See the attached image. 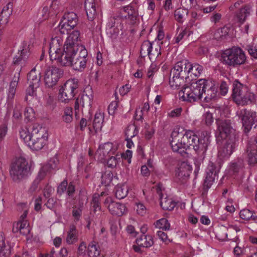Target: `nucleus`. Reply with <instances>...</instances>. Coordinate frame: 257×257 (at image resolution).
Segmentation results:
<instances>
[{"instance_id":"11","label":"nucleus","mask_w":257,"mask_h":257,"mask_svg":"<svg viewBox=\"0 0 257 257\" xmlns=\"http://www.w3.org/2000/svg\"><path fill=\"white\" fill-rule=\"evenodd\" d=\"M63 71L55 67H49L45 71L44 80L45 85L49 88L55 86L59 79L62 76Z\"/></svg>"},{"instance_id":"29","label":"nucleus","mask_w":257,"mask_h":257,"mask_svg":"<svg viewBox=\"0 0 257 257\" xmlns=\"http://www.w3.org/2000/svg\"><path fill=\"white\" fill-rule=\"evenodd\" d=\"M107 208L111 214L118 216H122L126 210L124 204L115 202L111 203Z\"/></svg>"},{"instance_id":"10","label":"nucleus","mask_w":257,"mask_h":257,"mask_svg":"<svg viewBox=\"0 0 257 257\" xmlns=\"http://www.w3.org/2000/svg\"><path fill=\"white\" fill-rule=\"evenodd\" d=\"M218 85L215 84L214 81H210L204 79L202 92L203 93V101L209 103L215 100L218 95Z\"/></svg>"},{"instance_id":"62","label":"nucleus","mask_w":257,"mask_h":257,"mask_svg":"<svg viewBox=\"0 0 257 257\" xmlns=\"http://www.w3.org/2000/svg\"><path fill=\"white\" fill-rule=\"evenodd\" d=\"M220 93L222 95H225L228 90V85L227 82L221 81L219 85Z\"/></svg>"},{"instance_id":"53","label":"nucleus","mask_w":257,"mask_h":257,"mask_svg":"<svg viewBox=\"0 0 257 257\" xmlns=\"http://www.w3.org/2000/svg\"><path fill=\"white\" fill-rule=\"evenodd\" d=\"M73 109L71 107H66L64 109V115L62 116L63 120L66 123H69L73 119Z\"/></svg>"},{"instance_id":"5","label":"nucleus","mask_w":257,"mask_h":257,"mask_svg":"<svg viewBox=\"0 0 257 257\" xmlns=\"http://www.w3.org/2000/svg\"><path fill=\"white\" fill-rule=\"evenodd\" d=\"M220 168L218 163L216 164L211 161L208 163L206 170V177L203 184L201 195L203 197L207 195L208 190L210 188L216 178Z\"/></svg>"},{"instance_id":"9","label":"nucleus","mask_w":257,"mask_h":257,"mask_svg":"<svg viewBox=\"0 0 257 257\" xmlns=\"http://www.w3.org/2000/svg\"><path fill=\"white\" fill-rule=\"evenodd\" d=\"M179 128H175L171 133L170 144L174 152L184 156L186 154L185 142L183 141V133L179 132Z\"/></svg>"},{"instance_id":"25","label":"nucleus","mask_w":257,"mask_h":257,"mask_svg":"<svg viewBox=\"0 0 257 257\" xmlns=\"http://www.w3.org/2000/svg\"><path fill=\"white\" fill-rule=\"evenodd\" d=\"M244 90H245L244 93H243L234 101L237 104L241 105H245L254 102L255 101L254 94L247 91L246 88Z\"/></svg>"},{"instance_id":"3","label":"nucleus","mask_w":257,"mask_h":257,"mask_svg":"<svg viewBox=\"0 0 257 257\" xmlns=\"http://www.w3.org/2000/svg\"><path fill=\"white\" fill-rule=\"evenodd\" d=\"M29 172L28 163L22 157L19 158L12 164L10 170L11 177L15 182H19L26 178Z\"/></svg>"},{"instance_id":"64","label":"nucleus","mask_w":257,"mask_h":257,"mask_svg":"<svg viewBox=\"0 0 257 257\" xmlns=\"http://www.w3.org/2000/svg\"><path fill=\"white\" fill-rule=\"evenodd\" d=\"M247 51L249 55L253 58L257 59V46H247Z\"/></svg>"},{"instance_id":"4","label":"nucleus","mask_w":257,"mask_h":257,"mask_svg":"<svg viewBox=\"0 0 257 257\" xmlns=\"http://www.w3.org/2000/svg\"><path fill=\"white\" fill-rule=\"evenodd\" d=\"M78 81L77 79L68 80L59 89L60 100L62 102L68 103L78 93Z\"/></svg>"},{"instance_id":"26","label":"nucleus","mask_w":257,"mask_h":257,"mask_svg":"<svg viewBox=\"0 0 257 257\" xmlns=\"http://www.w3.org/2000/svg\"><path fill=\"white\" fill-rule=\"evenodd\" d=\"M37 65L27 75L29 84L32 86L34 85L35 87H39L41 82V72L39 71H37Z\"/></svg>"},{"instance_id":"15","label":"nucleus","mask_w":257,"mask_h":257,"mask_svg":"<svg viewBox=\"0 0 257 257\" xmlns=\"http://www.w3.org/2000/svg\"><path fill=\"white\" fill-rule=\"evenodd\" d=\"M143 51H147L149 59L152 61L161 55V46L159 45L157 48L153 50L152 43L149 41H145L143 43L140 49V56L142 58H144L146 56H142Z\"/></svg>"},{"instance_id":"18","label":"nucleus","mask_w":257,"mask_h":257,"mask_svg":"<svg viewBox=\"0 0 257 257\" xmlns=\"http://www.w3.org/2000/svg\"><path fill=\"white\" fill-rule=\"evenodd\" d=\"M246 151L248 153V164L254 166L257 164V136L253 141L249 142Z\"/></svg>"},{"instance_id":"21","label":"nucleus","mask_w":257,"mask_h":257,"mask_svg":"<svg viewBox=\"0 0 257 257\" xmlns=\"http://www.w3.org/2000/svg\"><path fill=\"white\" fill-rule=\"evenodd\" d=\"M112 149L113 144L112 143L109 142L104 143L99 146L96 152V155H98L99 160H104L107 156L110 157L111 154L114 153Z\"/></svg>"},{"instance_id":"24","label":"nucleus","mask_w":257,"mask_h":257,"mask_svg":"<svg viewBox=\"0 0 257 257\" xmlns=\"http://www.w3.org/2000/svg\"><path fill=\"white\" fill-rule=\"evenodd\" d=\"M192 167L186 162H182L177 170H176V176L179 179L188 178L192 172Z\"/></svg>"},{"instance_id":"1","label":"nucleus","mask_w":257,"mask_h":257,"mask_svg":"<svg viewBox=\"0 0 257 257\" xmlns=\"http://www.w3.org/2000/svg\"><path fill=\"white\" fill-rule=\"evenodd\" d=\"M80 32L73 31L66 39L64 56L57 62L60 65L71 67L75 71L82 72L86 66L87 51L80 43Z\"/></svg>"},{"instance_id":"17","label":"nucleus","mask_w":257,"mask_h":257,"mask_svg":"<svg viewBox=\"0 0 257 257\" xmlns=\"http://www.w3.org/2000/svg\"><path fill=\"white\" fill-rule=\"evenodd\" d=\"M240 230L239 227L236 225H231L228 227L221 225L217 229L216 236L219 240L224 241L228 238V233L235 234Z\"/></svg>"},{"instance_id":"14","label":"nucleus","mask_w":257,"mask_h":257,"mask_svg":"<svg viewBox=\"0 0 257 257\" xmlns=\"http://www.w3.org/2000/svg\"><path fill=\"white\" fill-rule=\"evenodd\" d=\"M183 141L185 142L186 151L192 147L194 150L198 155L199 147L197 144L199 141L198 137L195 133L189 130H185V133H183Z\"/></svg>"},{"instance_id":"27","label":"nucleus","mask_w":257,"mask_h":257,"mask_svg":"<svg viewBox=\"0 0 257 257\" xmlns=\"http://www.w3.org/2000/svg\"><path fill=\"white\" fill-rule=\"evenodd\" d=\"M18 55L14 58L13 63L14 65L24 64L30 55L29 47L26 45L24 46Z\"/></svg>"},{"instance_id":"16","label":"nucleus","mask_w":257,"mask_h":257,"mask_svg":"<svg viewBox=\"0 0 257 257\" xmlns=\"http://www.w3.org/2000/svg\"><path fill=\"white\" fill-rule=\"evenodd\" d=\"M210 133L207 131L201 132L199 138L198 137L199 141L197 145L199 147L198 155L203 157L210 143Z\"/></svg>"},{"instance_id":"19","label":"nucleus","mask_w":257,"mask_h":257,"mask_svg":"<svg viewBox=\"0 0 257 257\" xmlns=\"http://www.w3.org/2000/svg\"><path fill=\"white\" fill-rule=\"evenodd\" d=\"M157 193L160 199V206L163 210L171 211L175 207L176 203L172 198L168 197L163 198L161 187L158 186L156 188Z\"/></svg>"},{"instance_id":"47","label":"nucleus","mask_w":257,"mask_h":257,"mask_svg":"<svg viewBox=\"0 0 257 257\" xmlns=\"http://www.w3.org/2000/svg\"><path fill=\"white\" fill-rule=\"evenodd\" d=\"M77 241L76 228L74 226L71 227L70 231L66 238V241L68 244H73Z\"/></svg>"},{"instance_id":"37","label":"nucleus","mask_w":257,"mask_h":257,"mask_svg":"<svg viewBox=\"0 0 257 257\" xmlns=\"http://www.w3.org/2000/svg\"><path fill=\"white\" fill-rule=\"evenodd\" d=\"M250 12V7L249 6H245L239 9L236 13V16L238 22L243 23L246 17L249 15Z\"/></svg>"},{"instance_id":"56","label":"nucleus","mask_w":257,"mask_h":257,"mask_svg":"<svg viewBox=\"0 0 257 257\" xmlns=\"http://www.w3.org/2000/svg\"><path fill=\"white\" fill-rule=\"evenodd\" d=\"M5 10H2V12L0 14V28L3 25H6L9 21V18L10 17V13H6Z\"/></svg>"},{"instance_id":"13","label":"nucleus","mask_w":257,"mask_h":257,"mask_svg":"<svg viewBox=\"0 0 257 257\" xmlns=\"http://www.w3.org/2000/svg\"><path fill=\"white\" fill-rule=\"evenodd\" d=\"M191 66V63L186 60H184L181 61H179L176 63L170 72V76L172 74H174L177 77L181 76V77H185L187 80L189 78V67Z\"/></svg>"},{"instance_id":"22","label":"nucleus","mask_w":257,"mask_h":257,"mask_svg":"<svg viewBox=\"0 0 257 257\" xmlns=\"http://www.w3.org/2000/svg\"><path fill=\"white\" fill-rule=\"evenodd\" d=\"M31 131V139L32 140H38V139H46L47 141L48 134L46 129L42 127L38 124H33L30 127Z\"/></svg>"},{"instance_id":"58","label":"nucleus","mask_w":257,"mask_h":257,"mask_svg":"<svg viewBox=\"0 0 257 257\" xmlns=\"http://www.w3.org/2000/svg\"><path fill=\"white\" fill-rule=\"evenodd\" d=\"M79 207L76 209V207L73 208V210H72V215L75 218V219L77 220H79L80 217L82 214V210L81 209V207H83V202L79 203Z\"/></svg>"},{"instance_id":"50","label":"nucleus","mask_w":257,"mask_h":257,"mask_svg":"<svg viewBox=\"0 0 257 257\" xmlns=\"http://www.w3.org/2000/svg\"><path fill=\"white\" fill-rule=\"evenodd\" d=\"M255 213L247 209H243L240 211L239 216L243 220H252Z\"/></svg>"},{"instance_id":"40","label":"nucleus","mask_w":257,"mask_h":257,"mask_svg":"<svg viewBox=\"0 0 257 257\" xmlns=\"http://www.w3.org/2000/svg\"><path fill=\"white\" fill-rule=\"evenodd\" d=\"M188 14V10L187 9L179 8L174 12V17L176 20L179 23H182L186 19Z\"/></svg>"},{"instance_id":"54","label":"nucleus","mask_w":257,"mask_h":257,"mask_svg":"<svg viewBox=\"0 0 257 257\" xmlns=\"http://www.w3.org/2000/svg\"><path fill=\"white\" fill-rule=\"evenodd\" d=\"M156 226L163 230H168L170 229V225L168 220L165 218H163L157 221Z\"/></svg>"},{"instance_id":"51","label":"nucleus","mask_w":257,"mask_h":257,"mask_svg":"<svg viewBox=\"0 0 257 257\" xmlns=\"http://www.w3.org/2000/svg\"><path fill=\"white\" fill-rule=\"evenodd\" d=\"M122 24V20L121 18L119 17H111L109 18L106 25L107 30L108 31V29H111L118 26V25H121Z\"/></svg>"},{"instance_id":"2","label":"nucleus","mask_w":257,"mask_h":257,"mask_svg":"<svg viewBox=\"0 0 257 257\" xmlns=\"http://www.w3.org/2000/svg\"><path fill=\"white\" fill-rule=\"evenodd\" d=\"M245 60L246 57L244 52L237 47H233L225 50L221 56V61L223 64L233 67L244 64Z\"/></svg>"},{"instance_id":"48","label":"nucleus","mask_w":257,"mask_h":257,"mask_svg":"<svg viewBox=\"0 0 257 257\" xmlns=\"http://www.w3.org/2000/svg\"><path fill=\"white\" fill-rule=\"evenodd\" d=\"M123 31V24L118 25L115 27L111 29H108L107 34L109 35V37L112 40H115L117 38L120 31Z\"/></svg>"},{"instance_id":"60","label":"nucleus","mask_w":257,"mask_h":257,"mask_svg":"<svg viewBox=\"0 0 257 257\" xmlns=\"http://www.w3.org/2000/svg\"><path fill=\"white\" fill-rule=\"evenodd\" d=\"M68 185V182L67 180L63 181L58 186L57 188V193L59 195H62L64 193L67 189V187Z\"/></svg>"},{"instance_id":"39","label":"nucleus","mask_w":257,"mask_h":257,"mask_svg":"<svg viewBox=\"0 0 257 257\" xmlns=\"http://www.w3.org/2000/svg\"><path fill=\"white\" fill-rule=\"evenodd\" d=\"M103 120V114L100 112H97L95 114L93 123V127L96 133L101 130Z\"/></svg>"},{"instance_id":"28","label":"nucleus","mask_w":257,"mask_h":257,"mask_svg":"<svg viewBox=\"0 0 257 257\" xmlns=\"http://www.w3.org/2000/svg\"><path fill=\"white\" fill-rule=\"evenodd\" d=\"M85 9L88 19L92 21L96 16V10L94 0H85Z\"/></svg>"},{"instance_id":"55","label":"nucleus","mask_w":257,"mask_h":257,"mask_svg":"<svg viewBox=\"0 0 257 257\" xmlns=\"http://www.w3.org/2000/svg\"><path fill=\"white\" fill-rule=\"evenodd\" d=\"M25 119L28 121H32L35 118V112L32 107H27L24 111Z\"/></svg>"},{"instance_id":"34","label":"nucleus","mask_w":257,"mask_h":257,"mask_svg":"<svg viewBox=\"0 0 257 257\" xmlns=\"http://www.w3.org/2000/svg\"><path fill=\"white\" fill-rule=\"evenodd\" d=\"M100 253L98 243L95 241H91L87 247V254L89 257H98Z\"/></svg>"},{"instance_id":"49","label":"nucleus","mask_w":257,"mask_h":257,"mask_svg":"<svg viewBox=\"0 0 257 257\" xmlns=\"http://www.w3.org/2000/svg\"><path fill=\"white\" fill-rule=\"evenodd\" d=\"M30 129L29 130L27 127L21 128L20 131V136L22 139H23L25 143L29 144V142L31 140V132H30Z\"/></svg>"},{"instance_id":"33","label":"nucleus","mask_w":257,"mask_h":257,"mask_svg":"<svg viewBox=\"0 0 257 257\" xmlns=\"http://www.w3.org/2000/svg\"><path fill=\"white\" fill-rule=\"evenodd\" d=\"M244 166L243 159L238 158L230 163L229 171L233 174H237L243 169Z\"/></svg>"},{"instance_id":"23","label":"nucleus","mask_w":257,"mask_h":257,"mask_svg":"<svg viewBox=\"0 0 257 257\" xmlns=\"http://www.w3.org/2000/svg\"><path fill=\"white\" fill-rule=\"evenodd\" d=\"M93 99V94L91 88H86L80 98V103L82 108L90 109Z\"/></svg>"},{"instance_id":"32","label":"nucleus","mask_w":257,"mask_h":257,"mask_svg":"<svg viewBox=\"0 0 257 257\" xmlns=\"http://www.w3.org/2000/svg\"><path fill=\"white\" fill-rule=\"evenodd\" d=\"M136 241L138 245L146 248L151 247L154 244L153 237L149 235H142L136 239Z\"/></svg>"},{"instance_id":"35","label":"nucleus","mask_w":257,"mask_h":257,"mask_svg":"<svg viewBox=\"0 0 257 257\" xmlns=\"http://www.w3.org/2000/svg\"><path fill=\"white\" fill-rule=\"evenodd\" d=\"M243 93V85L238 80H235L232 84V96L233 100L235 101Z\"/></svg>"},{"instance_id":"20","label":"nucleus","mask_w":257,"mask_h":257,"mask_svg":"<svg viewBox=\"0 0 257 257\" xmlns=\"http://www.w3.org/2000/svg\"><path fill=\"white\" fill-rule=\"evenodd\" d=\"M204 79H200L195 82L192 83L188 86L189 91H192L194 92V96L191 97L193 100H202L203 97V93L202 92Z\"/></svg>"},{"instance_id":"52","label":"nucleus","mask_w":257,"mask_h":257,"mask_svg":"<svg viewBox=\"0 0 257 257\" xmlns=\"http://www.w3.org/2000/svg\"><path fill=\"white\" fill-rule=\"evenodd\" d=\"M19 224L20 233L23 235H27L30 232V229L28 227V224L26 220H23L17 222Z\"/></svg>"},{"instance_id":"59","label":"nucleus","mask_w":257,"mask_h":257,"mask_svg":"<svg viewBox=\"0 0 257 257\" xmlns=\"http://www.w3.org/2000/svg\"><path fill=\"white\" fill-rule=\"evenodd\" d=\"M203 120L207 125H210L213 121L212 114L209 112H206L203 115Z\"/></svg>"},{"instance_id":"41","label":"nucleus","mask_w":257,"mask_h":257,"mask_svg":"<svg viewBox=\"0 0 257 257\" xmlns=\"http://www.w3.org/2000/svg\"><path fill=\"white\" fill-rule=\"evenodd\" d=\"M45 172H39L37 177L35 178V179L34 180L32 184H31L29 189V191L30 193H33L36 192L39 188V185L40 182L45 178Z\"/></svg>"},{"instance_id":"45","label":"nucleus","mask_w":257,"mask_h":257,"mask_svg":"<svg viewBox=\"0 0 257 257\" xmlns=\"http://www.w3.org/2000/svg\"><path fill=\"white\" fill-rule=\"evenodd\" d=\"M189 70H190L189 74L190 76H192V75H193L195 77H198L201 74L203 70V67L198 63H195L192 64L191 63V66Z\"/></svg>"},{"instance_id":"46","label":"nucleus","mask_w":257,"mask_h":257,"mask_svg":"<svg viewBox=\"0 0 257 257\" xmlns=\"http://www.w3.org/2000/svg\"><path fill=\"white\" fill-rule=\"evenodd\" d=\"M113 177V174L111 171L106 170L101 176V183L105 186L110 185Z\"/></svg>"},{"instance_id":"6","label":"nucleus","mask_w":257,"mask_h":257,"mask_svg":"<svg viewBox=\"0 0 257 257\" xmlns=\"http://www.w3.org/2000/svg\"><path fill=\"white\" fill-rule=\"evenodd\" d=\"M66 41L63 44V38L58 35L52 38L50 44L49 55L50 60H56L58 62L64 56V46Z\"/></svg>"},{"instance_id":"30","label":"nucleus","mask_w":257,"mask_h":257,"mask_svg":"<svg viewBox=\"0 0 257 257\" xmlns=\"http://www.w3.org/2000/svg\"><path fill=\"white\" fill-rule=\"evenodd\" d=\"M189 89L188 86L186 84L183 86V88L179 92V96L182 98V100L191 103L198 101V100H193V98L191 99V97H195V96L193 91H189Z\"/></svg>"},{"instance_id":"36","label":"nucleus","mask_w":257,"mask_h":257,"mask_svg":"<svg viewBox=\"0 0 257 257\" xmlns=\"http://www.w3.org/2000/svg\"><path fill=\"white\" fill-rule=\"evenodd\" d=\"M128 191L127 186L125 184L117 185L115 188V197L118 199L124 198Z\"/></svg>"},{"instance_id":"31","label":"nucleus","mask_w":257,"mask_h":257,"mask_svg":"<svg viewBox=\"0 0 257 257\" xmlns=\"http://www.w3.org/2000/svg\"><path fill=\"white\" fill-rule=\"evenodd\" d=\"M61 20L74 28L78 24V18L76 13L71 12L65 13Z\"/></svg>"},{"instance_id":"44","label":"nucleus","mask_w":257,"mask_h":257,"mask_svg":"<svg viewBox=\"0 0 257 257\" xmlns=\"http://www.w3.org/2000/svg\"><path fill=\"white\" fill-rule=\"evenodd\" d=\"M173 76L172 79H170L169 83L172 87L174 88H179L181 86L182 87L184 85L183 83L184 82L185 77H181V76L177 77L174 74H172Z\"/></svg>"},{"instance_id":"38","label":"nucleus","mask_w":257,"mask_h":257,"mask_svg":"<svg viewBox=\"0 0 257 257\" xmlns=\"http://www.w3.org/2000/svg\"><path fill=\"white\" fill-rule=\"evenodd\" d=\"M46 139L31 140L28 146L32 150L39 151L47 144Z\"/></svg>"},{"instance_id":"42","label":"nucleus","mask_w":257,"mask_h":257,"mask_svg":"<svg viewBox=\"0 0 257 257\" xmlns=\"http://www.w3.org/2000/svg\"><path fill=\"white\" fill-rule=\"evenodd\" d=\"M123 156V154H121V155L116 154L115 156L109 157L107 161V167L110 168L116 167L117 165L122 161V157Z\"/></svg>"},{"instance_id":"12","label":"nucleus","mask_w":257,"mask_h":257,"mask_svg":"<svg viewBox=\"0 0 257 257\" xmlns=\"http://www.w3.org/2000/svg\"><path fill=\"white\" fill-rule=\"evenodd\" d=\"M218 151V155L221 159L228 158L233 152L236 146V142L238 138H234L232 136V138L226 139Z\"/></svg>"},{"instance_id":"57","label":"nucleus","mask_w":257,"mask_h":257,"mask_svg":"<svg viewBox=\"0 0 257 257\" xmlns=\"http://www.w3.org/2000/svg\"><path fill=\"white\" fill-rule=\"evenodd\" d=\"M39 87H35L34 85H31L29 84V87L26 89V96L25 97V100L28 101V96H30L31 97H33L34 95H36V90Z\"/></svg>"},{"instance_id":"61","label":"nucleus","mask_w":257,"mask_h":257,"mask_svg":"<svg viewBox=\"0 0 257 257\" xmlns=\"http://www.w3.org/2000/svg\"><path fill=\"white\" fill-rule=\"evenodd\" d=\"M75 192V186L73 182H70L68 184L66 193L69 197H73Z\"/></svg>"},{"instance_id":"43","label":"nucleus","mask_w":257,"mask_h":257,"mask_svg":"<svg viewBox=\"0 0 257 257\" xmlns=\"http://www.w3.org/2000/svg\"><path fill=\"white\" fill-rule=\"evenodd\" d=\"M73 29V28L69 26V25H68V24H67L66 22H64L61 20V22L59 24L58 28L56 29V31L57 33V35H64L68 34L69 33V32L71 29Z\"/></svg>"},{"instance_id":"63","label":"nucleus","mask_w":257,"mask_h":257,"mask_svg":"<svg viewBox=\"0 0 257 257\" xmlns=\"http://www.w3.org/2000/svg\"><path fill=\"white\" fill-rule=\"evenodd\" d=\"M92 208L95 213L97 210H100V203L98 197H93L92 200Z\"/></svg>"},{"instance_id":"8","label":"nucleus","mask_w":257,"mask_h":257,"mask_svg":"<svg viewBox=\"0 0 257 257\" xmlns=\"http://www.w3.org/2000/svg\"><path fill=\"white\" fill-rule=\"evenodd\" d=\"M239 117L241 118L245 133H248L254 125H257V112L246 108L241 109L238 113Z\"/></svg>"},{"instance_id":"7","label":"nucleus","mask_w":257,"mask_h":257,"mask_svg":"<svg viewBox=\"0 0 257 257\" xmlns=\"http://www.w3.org/2000/svg\"><path fill=\"white\" fill-rule=\"evenodd\" d=\"M217 132L216 137L217 138L226 139L232 138V136L234 138H238L237 133L233 128L231 120L229 119L217 120Z\"/></svg>"}]
</instances>
